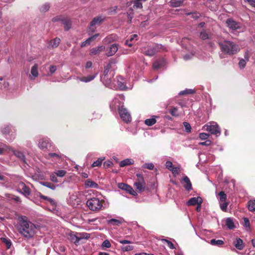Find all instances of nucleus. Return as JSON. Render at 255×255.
Returning <instances> with one entry per match:
<instances>
[{
	"label": "nucleus",
	"instance_id": "nucleus-1",
	"mask_svg": "<svg viewBox=\"0 0 255 255\" xmlns=\"http://www.w3.org/2000/svg\"><path fill=\"white\" fill-rule=\"evenodd\" d=\"M18 220L20 222V225L18 229L19 233L26 238H32L35 233V225L28 221L26 216L20 217Z\"/></svg>",
	"mask_w": 255,
	"mask_h": 255
},
{
	"label": "nucleus",
	"instance_id": "nucleus-2",
	"mask_svg": "<svg viewBox=\"0 0 255 255\" xmlns=\"http://www.w3.org/2000/svg\"><path fill=\"white\" fill-rule=\"evenodd\" d=\"M123 95L117 96L112 101L110 105V107L112 109L116 110L117 108L119 109V113L121 118L126 123H128L131 121V118L128 112V110L124 108L123 107L120 108V104L119 103L120 100H124Z\"/></svg>",
	"mask_w": 255,
	"mask_h": 255
},
{
	"label": "nucleus",
	"instance_id": "nucleus-3",
	"mask_svg": "<svg viewBox=\"0 0 255 255\" xmlns=\"http://www.w3.org/2000/svg\"><path fill=\"white\" fill-rule=\"evenodd\" d=\"M221 51L225 54L233 55L239 52L240 49L239 45L234 42L224 40L219 43Z\"/></svg>",
	"mask_w": 255,
	"mask_h": 255
},
{
	"label": "nucleus",
	"instance_id": "nucleus-4",
	"mask_svg": "<svg viewBox=\"0 0 255 255\" xmlns=\"http://www.w3.org/2000/svg\"><path fill=\"white\" fill-rule=\"evenodd\" d=\"M86 206L91 211L98 212L105 209V201L98 197H92L87 200Z\"/></svg>",
	"mask_w": 255,
	"mask_h": 255
},
{
	"label": "nucleus",
	"instance_id": "nucleus-5",
	"mask_svg": "<svg viewBox=\"0 0 255 255\" xmlns=\"http://www.w3.org/2000/svg\"><path fill=\"white\" fill-rule=\"evenodd\" d=\"M137 178L134 182L133 185L138 192L141 193L145 190L146 183L143 175L141 174L137 173L136 175Z\"/></svg>",
	"mask_w": 255,
	"mask_h": 255
},
{
	"label": "nucleus",
	"instance_id": "nucleus-6",
	"mask_svg": "<svg viewBox=\"0 0 255 255\" xmlns=\"http://www.w3.org/2000/svg\"><path fill=\"white\" fill-rule=\"evenodd\" d=\"M164 47L161 44H155L152 46H148L144 50H142L143 53L149 56H153L156 53L163 50Z\"/></svg>",
	"mask_w": 255,
	"mask_h": 255
},
{
	"label": "nucleus",
	"instance_id": "nucleus-7",
	"mask_svg": "<svg viewBox=\"0 0 255 255\" xmlns=\"http://www.w3.org/2000/svg\"><path fill=\"white\" fill-rule=\"evenodd\" d=\"M81 194L79 191H74L69 193L68 202L70 205L74 206L78 205L80 202Z\"/></svg>",
	"mask_w": 255,
	"mask_h": 255
},
{
	"label": "nucleus",
	"instance_id": "nucleus-8",
	"mask_svg": "<svg viewBox=\"0 0 255 255\" xmlns=\"http://www.w3.org/2000/svg\"><path fill=\"white\" fill-rule=\"evenodd\" d=\"M105 17L103 16H98L95 17L92 21L89 26L90 31L91 32H94L97 26L100 25L104 20Z\"/></svg>",
	"mask_w": 255,
	"mask_h": 255
},
{
	"label": "nucleus",
	"instance_id": "nucleus-9",
	"mask_svg": "<svg viewBox=\"0 0 255 255\" xmlns=\"http://www.w3.org/2000/svg\"><path fill=\"white\" fill-rule=\"evenodd\" d=\"M206 130L213 134H220L221 130L219 125L216 123H209L205 125Z\"/></svg>",
	"mask_w": 255,
	"mask_h": 255
},
{
	"label": "nucleus",
	"instance_id": "nucleus-10",
	"mask_svg": "<svg viewBox=\"0 0 255 255\" xmlns=\"http://www.w3.org/2000/svg\"><path fill=\"white\" fill-rule=\"evenodd\" d=\"M53 22L61 21L64 25L65 30H68L71 26V21L63 16H57L52 18Z\"/></svg>",
	"mask_w": 255,
	"mask_h": 255
},
{
	"label": "nucleus",
	"instance_id": "nucleus-11",
	"mask_svg": "<svg viewBox=\"0 0 255 255\" xmlns=\"http://www.w3.org/2000/svg\"><path fill=\"white\" fill-rule=\"evenodd\" d=\"M18 188L20 190H22V192H20L25 196L27 197L30 195L31 192L29 188L23 182H21L19 183L18 184Z\"/></svg>",
	"mask_w": 255,
	"mask_h": 255
},
{
	"label": "nucleus",
	"instance_id": "nucleus-12",
	"mask_svg": "<svg viewBox=\"0 0 255 255\" xmlns=\"http://www.w3.org/2000/svg\"><path fill=\"white\" fill-rule=\"evenodd\" d=\"M50 145V140L47 137L40 139L38 144L39 148L42 150L47 149Z\"/></svg>",
	"mask_w": 255,
	"mask_h": 255
},
{
	"label": "nucleus",
	"instance_id": "nucleus-13",
	"mask_svg": "<svg viewBox=\"0 0 255 255\" xmlns=\"http://www.w3.org/2000/svg\"><path fill=\"white\" fill-rule=\"evenodd\" d=\"M181 183L187 191H190L192 189L191 181L187 176L183 177Z\"/></svg>",
	"mask_w": 255,
	"mask_h": 255
},
{
	"label": "nucleus",
	"instance_id": "nucleus-14",
	"mask_svg": "<svg viewBox=\"0 0 255 255\" xmlns=\"http://www.w3.org/2000/svg\"><path fill=\"white\" fill-rule=\"evenodd\" d=\"M226 23L227 24L228 27L232 30H235L240 28V23L237 22V21L232 19H227Z\"/></svg>",
	"mask_w": 255,
	"mask_h": 255
},
{
	"label": "nucleus",
	"instance_id": "nucleus-15",
	"mask_svg": "<svg viewBox=\"0 0 255 255\" xmlns=\"http://www.w3.org/2000/svg\"><path fill=\"white\" fill-rule=\"evenodd\" d=\"M118 50V45L116 44H113L107 48L106 54L107 56H113L116 53Z\"/></svg>",
	"mask_w": 255,
	"mask_h": 255
},
{
	"label": "nucleus",
	"instance_id": "nucleus-16",
	"mask_svg": "<svg viewBox=\"0 0 255 255\" xmlns=\"http://www.w3.org/2000/svg\"><path fill=\"white\" fill-rule=\"evenodd\" d=\"M202 199L200 197H192L187 202V205L188 206H193L198 204H202Z\"/></svg>",
	"mask_w": 255,
	"mask_h": 255
},
{
	"label": "nucleus",
	"instance_id": "nucleus-17",
	"mask_svg": "<svg viewBox=\"0 0 255 255\" xmlns=\"http://www.w3.org/2000/svg\"><path fill=\"white\" fill-rule=\"evenodd\" d=\"M120 188L127 191L132 195L136 196L137 195L136 192L133 189V188L126 184L122 183L120 186Z\"/></svg>",
	"mask_w": 255,
	"mask_h": 255
},
{
	"label": "nucleus",
	"instance_id": "nucleus-18",
	"mask_svg": "<svg viewBox=\"0 0 255 255\" xmlns=\"http://www.w3.org/2000/svg\"><path fill=\"white\" fill-rule=\"evenodd\" d=\"M249 60V54L248 52H246L244 55V59H240L239 62V66L241 69H244Z\"/></svg>",
	"mask_w": 255,
	"mask_h": 255
},
{
	"label": "nucleus",
	"instance_id": "nucleus-19",
	"mask_svg": "<svg viewBox=\"0 0 255 255\" xmlns=\"http://www.w3.org/2000/svg\"><path fill=\"white\" fill-rule=\"evenodd\" d=\"M105 49V47L104 46H99L96 47L92 48L90 50V55L92 56L94 55H97L100 53L101 52L104 51Z\"/></svg>",
	"mask_w": 255,
	"mask_h": 255
},
{
	"label": "nucleus",
	"instance_id": "nucleus-20",
	"mask_svg": "<svg viewBox=\"0 0 255 255\" xmlns=\"http://www.w3.org/2000/svg\"><path fill=\"white\" fill-rule=\"evenodd\" d=\"M31 74L29 75V78L31 80H34L38 75V65L35 64H34L31 69L30 71Z\"/></svg>",
	"mask_w": 255,
	"mask_h": 255
},
{
	"label": "nucleus",
	"instance_id": "nucleus-21",
	"mask_svg": "<svg viewBox=\"0 0 255 255\" xmlns=\"http://www.w3.org/2000/svg\"><path fill=\"white\" fill-rule=\"evenodd\" d=\"M97 75V74H94L92 75H89L88 76L78 77L77 79L80 80L81 82L88 83V82H89L92 81L93 80H94L95 78V77H96Z\"/></svg>",
	"mask_w": 255,
	"mask_h": 255
},
{
	"label": "nucleus",
	"instance_id": "nucleus-22",
	"mask_svg": "<svg viewBox=\"0 0 255 255\" xmlns=\"http://www.w3.org/2000/svg\"><path fill=\"white\" fill-rule=\"evenodd\" d=\"M9 149L11 150L12 151L13 153L20 160L23 162H25V155L22 152L18 150H14L11 147H9Z\"/></svg>",
	"mask_w": 255,
	"mask_h": 255
},
{
	"label": "nucleus",
	"instance_id": "nucleus-23",
	"mask_svg": "<svg viewBox=\"0 0 255 255\" xmlns=\"http://www.w3.org/2000/svg\"><path fill=\"white\" fill-rule=\"evenodd\" d=\"M99 36V34H96L94 35H93L89 38H88L87 39H86L85 41H83L81 45V46L82 47L86 46L87 45H89L91 44V43L95 40L98 36Z\"/></svg>",
	"mask_w": 255,
	"mask_h": 255
},
{
	"label": "nucleus",
	"instance_id": "nucleus-24",
	"mask_svg": "<svg viewBox=\"0 0 255 255\" xmlns=\"http://www.w3.org/2000/svg\"><path fill=\"white\" fill-rule=\"evenodd\" d=\"M134 163V160L131 158H127L121 161L120 162V166L121 167H123L126 166L132 165Z\"/></svg>",
	"mask_w": 255,
	"mask_h": 255
},
{
	"label": "nucleus",
	"instance_id": "nucleus-25",
	"mask_svg": "<svg viewBox=\"0 0 255 255\" xmlns=\"http://www.w3.org/2000/svg\"><path fill=\"white\" fill-rule=\"evenodd\" d=\"M85 186L86 188H98V185L94 181L88 179L85 182Z\"/></svg>",
	"mask_w": 255,
	"mask_h": 255
},
{
	"label": "nucleus",
	"instance_id": "nucleus-26",
	"mask_svg": "<svg viewBox=\"0 0 255 255\" xmlns=\"http://www.w3.org/2000/svg\"><path fill=\"white\" fill-rule=\"evenodd\" d=\"M69 236L70 237V240L72 243H74L75 245L79 244L80 241L79 234L77 233L76 234H74L73 233H71Z\"/></svg>",
	"mask_w": 255,
	"mask_h": 255
},
{
	"label": "nucleus",
	"instance_id": "nucleus-27",
	"mask_svg": "<svg viewBox=\"0 0 255 255\" xmlns=\"http://www.w3.org/2000/svg\"><path fill=\"white\" fill-rule=\"evenodd\" d=\"M123 78L121 76L117 77V85L120 89L122 90H125L127 89V87L124 82L122 81Z\"/></svg>",
	"mask_w": 255,
	"mask_h": 255
},
{
	"label": "nucleus",
	"instance_id": "nucleus-28",
	"mask_svg": "<svg viewBox=\"0 0 255 255\" xmlns=\"http://www.w3.org/2000/svg\"><path fill=\"white\" fill-rule=\"evenodd\" d=\"M234 244L235 247L239 250H242L244 248L243 240L240 238H237Z\"/></svg>",
	"mask_w": 255,
	"mask_h": 255
},
{
	"label": "nucleus",
	"instance_id": "nucleus-29",
	"mask_svg": "<svg viewBox=\"0 0 255 255\" xmlns=\"http://www.w3.org/2000/svg\"><path fill=\"white\" fill-rule=\"evenodd\" d=\"M183 3V0H171L169 3L171 6L173 7H177L180 6Z\"/></svg>",
	"mask_w": 255,
	"mask_h": 255
},
{
	"label": "nucleus",
	"instance_id": "nucleus-30",
	"mask_svg": "<svg viewBox=\"0 0 255 255\" xmlns=\"http://www.w3.org/2000/svg\"><path fill=\"white\" fill-rule=\"evenodd\" d=\"M226 225L227 226V228L230 230L233 229L235 228L233 220L231 218H228L226 220Z\"/></svg>",
	"mask_w": 255,
	"mask_h": 255
},
{
	"label": "nucleus",
	"instance_id": "nucleus-31",
	"mask_svg": "<svg viewBox=\"0 0 255 255\" xmlns=\"http://www.w3.org/2000/svg\"><path fill=\"white\" fill-rule=\"evenodd\" d=\"M224 242L221 240L212 239L210 240V244L213 246H221L224 244Z\"/></svg>",
	"mask_w": 255,
	"mask_h": 255
},
{
	"label": "nucleus",
	"instance_id": "nucleus-32",
	"mask_svg": "<svg viewBox=\"0 0 255 255\" xmlns=\"http://www.w3.org/2000/svg\"><path fill=\"white\" fill-rule=\"evenodd\" d=\"M163 60H157L155 61L153 64V68L155 70L159 69L163 64Z\"/></svg>",
	"mask_w": 255,
	"mask_h": 255
},
{
	"label": "nucleus",
	"instance_id": "nucleus-33",
	"mask_svg": "<svg viewBox=\"0 0 255 255\" xmlns=\"http://www.w3.org/2000/svg\"><path fill=\"white\" fill-rule=\"evenodd\" d=\"M248 209L252 212H255V200H250L248 202Z\"/></svg>",
	"mask_w": 255,
	"mask_h": 255
},
{
	"label": "nucleus",
	"instance_id": "nucleus-34",
	"mask_svg": "<svg viewBox=\"0 0 255 255\" xmlns=\"http://www.w3.org/2000/svg\"><path fill=\"white\" fill-rule=\"evenodd\" d=\"M105 157L99 158L96 161H94L92 164L93 167H99L102 165L103 161L105 159Z\"/></svg>",
	"mask_w": 255,
	"mask_h": 255
},
{
	"label": "nucleus",
	"instance_id": "nucleus-35",
	"mask_svg": "<svg viewBox=\"0 0 255 255\" xmlns=\"http://www.w3.org/2000/svg\"><path fill=\"white\" fill-rule=\"evenodd\" d=\"M107 222L109 224H110L113 226L119 225L122 223V222L120 220H119L116 219H112L107 221Z\"/></svg>",
	"mask_w": 255,
	"mask_h": 255
},
{
	"label": "nucleus",
	"instance_id": "nucleus-36",
	"mask_svg": "<svg viewBox=\"0 0 255 255\" xmlns=\"http://www.w3.org/2000/svg\"><path fill=\"white\" fill-rule=\"evenodd\" d=\"M156 120L154 118L148 119L145 120L144 124L148 126H151L156 123Z\"/></svg>",
	"mask_w": 255,
	"mask_h": 255
},
{
	"label": "nucleus",
	"instance_id": "nucleus-37",
	"mask_svg": "<svg viewBox=\"0 0 255 255\" xmlns=\"http://www.w3.org/2000/svg\"><path fill=\"white\" fill-rule=\"evenodd\" d=\"M40 184L45 187H47L51 189L55 190L56 188V186L53 184L48 182H41Z\"/></svg>",
	"mask_w": 255,
	"mask_h": 255
},
{
	"label": "nucleus",
	"instance_id": "nucleus-38",
	"mask_svg": "<svg viewBox=\"0 0 255 255\" xmlns=\"http://www.w3.org/2000/svg\"><path fill=\"white\" fill-rule=\"evenodd\" d=\"M61 157V155L60 154H58L57 153H49L46 156V158L47 159H50L51 158H56L57 159H59Z\"/></svg>",
	"mask_w": 255,
	"mask_h": 255
},
{
	"label": "nucleus",
	"instance_id": "nucleus-39",
	"mask_svg": "<svg viewBox=\"0 0 255 255\" xmlns=\"http://www.w3.org/2000/svg\"><path fill=\"white\" fill-rule=\"evenodd\" d=\"M60 42V39L58 38H55L53 40H52L50 42V45L53 47H57Z\"/></svg>",
	"mask_w": 255,
	"mask_h": 255
},
{
	"label": "nucleus",
	"instance_id": "nucleus-40",
	"mask_svg": "<svg viewBox=\"0 0 255 255\" xmlns=\"http://www.w3.org/2000/svg\"><path fill=\"white\" fill-rule=\"evenodd\" d=\"M195 93V91L193 89H185L184 90L181 91L179 92V94L180 95H188L193 94Z\"/></svg>",
	"mask_w": 255,
	"mask_h": 255
},
{
	"label": "nucleus",
	"instance_id": "nucleus-41",
	"mask_svg": "<svg viewBox=\"0 0 255 255\" xmlns=\"http://www.w3.org/2000/svg\"><path fill=\"white\" fill-rule=\"evenodd\" d=\"M50 8L49 4L46 3L41 6L39 9L41 12H45L49 10Z\"/></svg>",
	"mask_w": 255,
	"mask_h": 255
},
{
	"label": "nucleus",
	"instance_id": "nucleus-42",
	"mask_svg": "<svg viewBox=\"0 0 255 255\" xmlns=\"http://www.w3.org/2000/svg\"><path fill=\"white\" fill-rule=\"evenodd\" d=\"M220 202H225L227 199V195L224 191H221L218 193Z\"/></svg>",
	"mask_w": 255,
	"mask_h": 255
},
{
	"label": "nucleus",
	"instance_id": "nucleus-43",
	"mask_svg": "<svg viewBox=\"0 0 255 255\" xmlns=\"http://www.w3.org/2000/svg\"><path fill=\"white\" fill-rule=\"evenodd\" d=\"M2 242L5 244V245L6 246L7 249H9L11 246V241L6 238H2L1 239Z\"/></svg>",
	"mask_w": 255,
	"mask_h": 255
},
{
	"label": "nucleus",
	"instance_id": "nucleus-44",
	"mask_svg": "<svg viewBox=\"0 0 255 255\" xmlns=\"http://www.w3.org/2000/svg\"><path fill=\"white\" fill-rule=\"evenodd\" d=\"M12 127L7 126L2 129V132L4 134H8L10 133V131H12Z\"/></svg>",
	"mask_w": 255,
	"mask_h": 255
},
{
	"label": "nucleus",
	"instance_id": "nucleus-45",
	"mask_svg": "<svg viewBox=\"0 0 255 255\" xmlns=\"http://www.w3.org/2000/svg\"><path fill=\"white\" fill-rule=\"evenodd\" d=\"M142 167L143 168H146L149 170H153L154 167V165L152 163H146L142 165Z\"/></svg>",
	"mask_w": 255,
	"mask_h": 255
},
{
	"label": "nucleus",
	"instance_id": "nucleus-46",
	"mask_svg": "<svg viewBox=\"0 0 255 255\" xmlns=\"http://www.w3.org/2000/svg\"><path fill=\"white\" fill-rule=\"evenodd\" d=\"M170 170L174 176H176L179 173L180 168L178 167H173Z\"/></svg>",
	"mask_w": 255,
	"mask_h": 255
},
{
	"label": "nucleus",
	"instance_id": "nucleus-47",
	"mask_svg": "<svg viewBox=\"0 0 255 255\" xmlns=\"http://www.w3.org/2000/svg\"><path fill=\"white\" fill-rule=\"evenodd\" d=\"M161 241H162V242H165V243H167L168 246L169 247V248L170 249H174L175 248L174 245L170 241H169V240H168L167 239H161Z\"/></svg>",
	"mask_w": 255,
	"mask_h": 255
},
{
	"label": "nucleus",
	"instance_id": "nucleus-48",
	"mask_svg": "<svg viewBox=\"0 0 255 255\" xmlns=\"http://www.w3.org/2000/svg\"><path fill=\"white\" fill-rule=\"evenodd\" d=\"M140 0H134L133 1V7L136 8H141L142 4L140 2Z\"/></svg>",
	"mask_w": 255,
	"mask_h": 255
},
{
	"label": "nucleus",
	"instance_id": "nucleus-49",
	"mask_svg": "<svg viewBox=\"0 0 255 255\" xmlns=\"http://www.w3.org/2000/svg\"><path fill=\"white\" fill-rule=\"evenodd\" d=\"M54 173L55 174H56V175L57 176L60 177H62L65 175V174L66 173V171L64 170H57V171H55L54 172Z\"/></svg>",
	"mask_w": 255,
	"mask_h": 255
},
{
	"label": "nucleus",
	"instance_id": "nucleus-50",
	"mask_svg": "<svg viewBox=\"0 0 255 255\" xmlns=\"http://www.w3.org/2000/svg\"><path fill=\"white\" fill-rule=\"evenodd\" d=\"M186 14L187 15H191V17L195 19H198L201 16L200 14L197 12L187 13Z\"/></svg>",
	"mask_w": 255,
	"mask_h": 255
},
{
	"label": "nucleus",
	"instance_id": "nucleus-51",
	"mask_svg": "<svg viewBox=\"0 0 255 255\" xmlns=\"http://www.w3.org/2000/svg\"><path fill=\"white\" fill-rule=\"evenodd\" d=\"M170 114L174 117H178L179 114L177 113V109L176 108H172L169 111Z\"/></svg>",
	"mask_w": 255,
	"mask_h": 255
},
{
	"label": "nucleus",
	"instance_id": "nucleus-52",
	"mask_svg": "<svg viewBox=\"0 0 255 255\" xmlns=\"http://www.w3.org/2000/svg\"><path fill=\"white\" fill-rule=\"evenodd\" d=\"M79 235L80 240L81 239H87L89 238V237H90V235L89 234L86 233H79Z\"/></svg>",
	"mask_w": 255,
	"mask_h": 255
},
{
	"label": "nucleus",
	"instance_id": "nucleus-53",
	"mask_svg": "<svg viewBox=\"0 0 255 255\" xmlns=\"http://www.w3.org/2000/svg\"><path fill=\"white\" fill-rule=\"evenodd\" d=\"M228 205V202H226V201L223 202V203H221L220 205V208L222 211H226Z\"/></svg>",
	"mask_w": 255,
	"mask_h": 255
},
{
	"label": "nucleus",
	"instance_id": "nucleus-54",
	"mask_svg": "<svg viewBox=\"0 0 255 255\" xmlns=\"http://www.w3.org/2000/svg\"><path fill=\"white\" fill-rule=\"evenodd\" d=\"M244 222H243V225L245 227L250 229V221L247 218H244L243 219Z\"/></svg>",
	"mask_w": 255,
	"mask_h": 255
},
{
	"label": "nucleus",
	"instance_id": "nucleus-55",
	"mask_svg": "<svg viewBox=\"0 0 255 255\" xmlns=\"http://www.w3.org/2000/svg\"><path fill=\"white\" fill-rule=\"evenodd\" d=\"M209 136V134L205 132L200 133L199 135V138L202 140L207 139Z\"/></svg>",
	"mask_w": 255,
	"mask_h": 255
},
{
	"label": "nucleus",
	"instance_id": "nucleus-56",
	"mask_svg": "<svg viewBox=\"0 0 255 255\" xmlns=\"http://www.w3.org/2000/svg\"><path fill=\"white\" fill-rule=\"evenodd\" d=\"M127 14L129 20L130 21V22H131L133 16V10L130 8L127 12Z\"/></svg>",
	"mask_w": 255,
	"mask_h": 255
},
{
	"label": "nucleus",
	"instance_id": "nucleus-57",
	"mask_svg": "<svg viewBox=\"0 0 255 255\" xmlns=\"http://www.w3.org/2000/svg\"><path fill=\"white\" fill-rule=\"evenodd\" d=\"M183 125L185 128L186 131L189 132L191 131V128L190 125L187 122H184Z\"/></svg>",
	"mask_w": 255,
	"mask_h": 255
},
{
	"label": "nucleus",
	"instance_id": "nucleus-58",
	"mask_svg": "<svg viewBox=\"0 0 255 255\" xmlns=\"http://www.w3.org/2000/svg\"><path fill=\"white\" fill-rule=\"evenodd\" d=\"M200 37L202 39H207L209 38L208 33L205 31L201 32Z\"/></svg>",
	"mask_w": 255,
	"mask_h": 255
},
{
	"label": "nucleus",
	"instance_id": "nucleus-59",
	"mask_svg": "<svg viewBox=\"0 0 255 255\" xmlns=\"http://www.w3.org/2000/svg\"><path fill=\"white\" fill-rule=\"evenodd\" d=\"M111 245L108 240H105L102 244V247L109 248L111 247Z\"/></svg>",
	"mask_w": 255,
	"mask_h": 255
},
{
	"label": "nucleus",
	"instance_id": "nucleus-60",
	"mask_svg": "<svg viewBox=\"0 0 255 255\" xmlns=\"http://www.w3.org/2000/svg\"><path fill=\"white\" fill-rule=\"evenodd\" d=\"M122 249L123 251H128L132 250L133 249V248L132 246L127 245V246H123L122 248Z\"/></svg>",
	"mask_w": 255,
	"mask_h": 255
},
{
	"label": "nucleus",
	"instance_id": "nucleus-61",
	"mask_svg": "<svg viewBox=\"0 0 255 255\" xmlns=\"http://www.w3.org/2000/svg\"><path fill=\"white\" fill-rule=\"evenodd\" d=\"M165 166H166V168H167L169 170H170V169H171L173 167V164H172V162L170 161H167L166 162Z\"/></svg>",
	"mask_w": 255,
	"mask_h": 255
},
{
	"label": "nucleus",
	"instance_id": "nucleus-62",
	"mask_svg": "<svg viewBox=\"0 0 255 255\" xmlns=\"http://www.w3.org/2000/svg\"><path fill=\"white\" fill-rule=\"evenodd\" d=\"M113 164V163L111 161L107 160L104 163V166L107 168L112 166Z\"/></svg>",
	"mask_w": 255,
	"mask_h": 255
},
{
	"label": "nucleus",
	"instance_id": "nucleus-63",
	"mask_svg": "<svg viewBox=\"0 0 255 255\" xmlns=\"http://www.w3.org/2000/svg\"><path fill=\"white\" fill-rule=\"evenodd\" d=\"M193 55H194V54L192 53L185 54L184 55L183 58L185 60H188L190 59L193 56Z\"/></svg>",
	"mask_w": 255,
	"mask_h": 255
},
{
	"label": "nucleus",
	"instance_id": "nucleus-64",
	"mask_svg": "<svg viewBox=\"0 0 255 255\" xmlns=\"http://www.w3.org/2000/svg\"><path fill=\"white\" fill-rule=\"evenodd\" d=\"M245 2H248L253 7H255V0H243Z\"/></svg>",
	"mask_w": 255,
	"mask_h": 255
}]
</instances>
